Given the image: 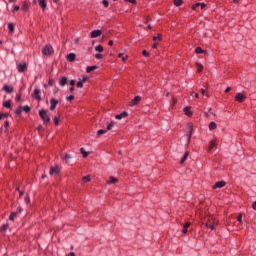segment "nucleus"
<instances>
[{
  "mask_svg": "<svg viewBox=\"0 0 256 256\" xmlns=\"http://www.w3.org/2000/svg\"><path fill=\"white\" fill-rule=\"evenodd\" d=\"M203 225L208 229H211V231H215V217L209 216L208 218H205Z\"/></svg>",
  "mask_w": 256,
  "mask_h": 256,
  "instance_id": "obj_1",
  "label": "nucleus"
},
{
  "mask_svg": "<svg viewBox=\"0 0 256 256\" xmlns=\"http://www.w3.org/2000/svg\"><path fill=\"white\" fill-rule=\"evenodd\" d=\"M39 116L42 119L44 125H47L48 123H50L51 118L49 117V115L47 114L46 110H39Z\"/></svg>",
  "mask_w": 256,
  "mask_h": 256,
  "instance_id": "obj_2",
  "label": "nucleus"
},
{
  "mask_svg": "<svg viewBox=\"0 0 256 256\" xmlns=\"http://www.w3.org/2000/svg\"><path fill=\"white\" fill-rule=\"evenodd\" d=\"M60 173L61 167L59 165L50 167L49 175H51V177H57V175H59Z\"/></svg>",
  "mask_w": 256,
  "mask_h": 256,
  "instance_id": "obj_3",
  "label": "nucleus"
},
{
  "mask_svg": "<svg viewBox=\"0 0 256 256\" xmlns=\"http://www.w3.org/2000/svg\"><path fill=\"white\" fill-rule=\"evenodd\" d=\"M33 99H36V101H41V89L35 88L32 93Z\"/></svg>",
  "mask_w": 256,
  "mask_h": 256,
  "instance_id": "obj_4",
  "label": "nucleus"
},
{
  "mask_svg": "<svg viewBox=\"0 0 256 256\" xmlns=\"http://www.w3.org/2000/svg\"><path fill=\"white\" fill-rule=\"evenodd\" d=\"M42 53L46 56L51 55V53H53V46L52 45H46L45 47H43Z\"/></svg>",
  "mask_w": 256,
  "mask_h": 256,
  "instance_id": "obj_5",
  "label": "nucleus"
},
{
  "mask_svg": "<svg viewBox=\"0 0 256 256\" xmlns=\"http://www.w3.org/2000/svg\"><path fill=\"white\" fill-rule=\"evenodd\" d=\"M246 99H247V96H245V94L243 93H238L235 96V101H238V103H244Z\"/></svg>",
  "mask_w": 256,
  "mask_h": 256,
  "instance_id": "obj_6",
  "label": "nucleus"
},
{
  "mask_svg": "<svg viewBox=\"0 0 256 256\" xmlns=\"http://www.w3.org/2000/svg\"><path fill=\"white\" fill-rule=\"evenodd\" d=\"M75 59H77V54L75 53H70L66 55V61H68V63H75Z\"/></svg>",
  "mask_w": 256,
  "mask_h": 256,
  "instance_id": "obj_7",
  "label": "nucleus"
},
{
  "mask_svg": "<svg viewBox=\"0 0 256 256\" xmlns=\"http://www.w3.org/2000/svg\"><path fill=\"white\" fill-rule=\"evenodd\" d=\"M103 35V31L101 30H94L90 33L91 39H97V37H101Z\"/></svg>",
  "mask_w": 256,
  "mask_h": 256,
  "instance_id": "obj_8",
  "label": "nucleus"
},
{
  "mask_svg": "<svg viewBox=\"0 0 256 256\" xmlns=\"http://www.w3.org/2000/svg\"><path fill=\"white\" fill-rule=\"evenodd\" d=\"M17 69L18 73H24V71H27V63H18Z\"/></svg>",
  "mask_w": 256,
  "mask_h": 256,
  "instance_id": "obj_9",
  "label": "nucleus"
},
{
  "mask_svg": "<svg viewBox=\"0 0 256 256\" xmlns=\"http://www.w3.org/2000/svg\"><path fill=\"white\" fill-rule=\"evenodd\" d=\"M139 103H141V96H135L130 102V107H135V105H139Z\"/></svg>",
  "mask_w": 256,
  "mask_h": 256,
  "instance_id": "obj_10",
  "label": "nucleus"
},
{
  "mask_svg": "<svg viewBox=\"0 0 256 256\" xmlns=\"http://www.w3.org/2000/svg\"><path fill=\"white\" fill-rule=\"evenodd\" d=\"M225 185H227V183H226L225 181H218V182H216V183L212 186V188H213V189H221V188L225 187Z\"/></svg>",
  "mask_w": 256,
  "mask_h": 256,
  "instance_id": "obj_11",
  "label": "nucleus"
},
{
  "mask_svg": "<svg viewBox=\"0 0 256 256\" xmlns=\"http://www.w3.org/2000/svg\"><path fill=\"white\" fill-rule=\"evenodd\" d=\"M59 101H57L55 98L50 100V111H55V107H57V104Z\"/></svg>",
  "mask_w": 256,
  "mask_h": 256,
  "instance_id": "obj_12",
  "label": "nucleus"
},
{
  "mask_svg": "<svg viewBox=\"0 0 256 256\" xmlns=\"http://www.w3.org/2000/svg\"><path fill=\"white\" fill-rule=\"evenodd\" d=\"M118 182H119V179L113 176H110L109 180L106 181L108 185H115V183H118Z\"/></svg>",
  "mask_w": 256,
  "mask_h": 256,
  "instance_id": "obj_13",
  "label": "nucleus"
},
{
  "mask_svg": "<svg viewBox=\"0 0 256 256\" xmlns=\"http://www.w3.org/2000/svg\"><path fill=\"white\" fill-rule=\"evenodd\" d=\"M2 91H5V93H13V86H9L7 84H5L2 88Z\"/></svg>",
  "mask_w": 256,
  "mask_h": 256,
  "instance_id": "obj_14",
  "label": "nucleus"
},
{
  "mask_svg": "<svg viewBox=\"0 0 256 256\" xmlns=\"http://www.w3.org/2000/svg\"><path fill=\"white\" fill-rule=\"evenodd\" d=\"M185 115H187V117H192L193 116V112L191 111V107L190 106H186L183 109Z\"/></svg>",
  "mask_w": 256,
  "mask_h": 256,
  "instance_id": "obj_15",
  "label": "nucleus"
},
{
  "mask_svg": "<svg viewBox=\"0 0 256 256\" xmlns=\"http://www.w3.org/2000/svg\"><path fill=\"white\" fill-rule=\"evenodd\" d=\"M116 119H125V117H129V113H127V111H123L120 114H117Z\"/></svg>",
  "mask_w": 256,
  "mask_h": 256,
  "instance_id": "obj_16",
  "label": "nucleus"
},
{
  "mask_svg": "<svg viewBox=\"0 0 256 256\" xmlns=\"http://www.w3.org/2000/svg\"><path fill=\"white\" fill-rule=\"evenodd\" d=\"M96 69H99L98 65L88 66L86 68V73H91V71H95Z\"/></svg>",
  "mask_w": 256,
  "mask_h": 256,
  "instance_id": "obj_17",
  "label": "nucleus"
},
{
  "mask_svg": "<svg viewBox=\"0 0 256 256\" xmlns=\"http://www.w3.org/2000/svg\"><path fill=\"white\" fill-rule=\"evenodd\" d=\"M189 227H191V222H186L183 226L182 233L186 234Z\"/></svg>",
  "mask_w": 256,
  "mask_h": 256,
  "instance_id": "obj_18",
  "label": "nucleus"
},
{
  "mask_svg": "<svg viewBox=\"0 0 256 256\" xmlns=\"http://www.w3.org/2000/svg\"><path fill=\"white\" fill-rule=\"evenodd\" d=\"M38 3L41 9L43 10L47 9V2H45V0H38Z\"/></svg>",
  "mask_w": 256,
  "mask_h": 256,
  "instance_id": "obj_19",
  "label": "nucleus"
},
{
  "mask_svg": "<svg viewBox=\"0 0 256 256\" xmlns=\"http://www.w3.org/2000/svg\"><path fill=\"white\" fill-rule=\"evenodd\" d=\"M216 146H217V141L216 140L210 141L208 151H211Z\"/></svg>",
  "mask_w": 256,
  "mask_h": 256,
  "instance_id": "obj_20",
  "label": "nucleus"
},
{
  "mask_svg": "<svg viewBox=\"0 0 256 256\" xmlns=\"http://www.w3.org/2000/svg\"><path fill=\"white\" fill-rule=\"evenodd\" d=\"M196 69L198 73H202L203 72V64L197 62L196 63Z\"/></svg>",
  "mask_w": 256,
  "mask_h": 256,
  "instance_id": "obj_21",
  "label": "nucleus"
},
{
  "mask_svg": "<svg viewBox=\"0 0 256 256\" xmlns=\"http://www.w3.org/2000/svg\"><path fill=\"white\" fill-rule=\"evenodd\" d=\"M80 153L82 154V157L85 159L89 157V152L85 151V148L80 149Z\"/></svg>",
  "mask_w": 256,
  "mask_h": 256,
  "instance_id": "obj_22",
  "label": "nucleus"
},
{
  "mask_svg": "<svg viewBox=\"0 0 256 256\" xmlns=\"http://www.w3.org/2000/svg\"><path fill=\"white\" fill-rule=\"evenodd\" d=\"M215 129H217V123H215V122H210V124H209V130H210V131H215Z\"/></svg>",
  "mask_w": 256,
  "mask_h": 256,
  "instance_id": "obj_23",
  "label": "nucleus"
},
{
  "mask_svg": "<svg viewBox=\"0 0 256 256\" xmlns=\"http://www.w3.org/2000/svg\"><path fill=\"white\" fill-rule=\"evenodd\" d=\"M115 127V122H107V130L106 131H111Z\"/></svg>",
  "mask_w": 256,
  "mask_h": 256,
  "instance_id": "obj_24",
  "label": "nucleus"
},
{
  "mask_svg": "<svg viewBox=\"0 0 256 256\" xmlns=\"http://www.w3.org/2000/svg\"><path fill=\"white\" fill-rule=\"evenodd\" d=\"M7 229H9V224H3V225L0 227V232H1V233H4V231H7Z\"/></svg>",
  "mask_w": 256,
  "mask_h": 256,
  "instance_id": "obj_25",
  "label": "nucleus"
},
{
  "mask_svg": "<svg viewBox=\"0 0 256 256\" xmlns=\"http://www.w3.org/2000/svg\"><path fill=\"white\" fill-rule=\"evenodd\" d=\"M118 59H122V61H126L127 59H129L128 55H123V53H119L118 54Z\"/></svg>",
  "mask_w": 256,
  "mask_h": 256,
  "instance_id": "obj_26",
  "label": "nucleus"
},
{
  "mask_svg": "<svg viewBox=\"0 0 256 256\" xmlns=\"http://www.w3.org/2000/svg\"><path fill=\"white\" fill-rule=\"evenodd\" d=\"M21 9L22 11H27L29 9V4L27 2H23Z\"/></svg>",
  "mask_w": 256,
  "mask_h": 256,
  "instance_id": "obj_27",
  "label": "nucleus"
},
{
  "mask_svg": "<svg viewBox=\"0 0 256 256\" xmlns=\"http://www.w3.org/2000/svg\"><path fill=\"white\" fill-rule=\"evenodd\" d=\"M3 107H6V109H11V100L4 102Z\"/></svg>",
  "mask_w": 256,
  "mask_h": 256,
  "instance_id": "obj_28",
  "label": "nucleus"
},
{
  "mask_svg": "<svg viewBox=\"0 0 256 256\" xmlns=\"http://www.w3.org/2000/svg\"><path fill=\"white\" fill-rule=\"evenodd\" d=\"M174 5L176 7H181L183 5V0H174Z\"/></svg>",
  "mask_w": 256,
  "mask_h": 256,
  "instance_id": "obj_29",
  "label": "nucleus"
},
{
  "mask_svg": "<svg viewBox=\"0 0 256 256\" xmlns=\"http://www.w3.org/2000/svg\"><path fill=\"white\" fill-rule=\"evenodd\" d=\"M15 217H17V212H12L9 216L10 221H15Z\"/></svg>",
  "mask_w": 256,
  "mask_h": 256,
  "instance_id": "obj_30",
  "label": "nucleus"
},
{
  "mask_svg": "<svg viewBox=\"0 0 256 256\" xmlns=\"http://www.w3.org/2000/svg\"><path fill=\"white\" fill-rule=\"evenodd\" d=\"M22 111H24L25 113H29L31 111V108L29 106H21Z\"/></svg>",
  "mask_w": 256,
  "mask_h": 256,
  "instance_id": "obj_31",
  "label": "nucleus"
},
{
  "mask_svg": "<svg viewBox=\"0 0 256 256\" xmlns=\"http://www.w3.org/2000/svg\"><path fill=\"white\" fill-rule=\"evenodd\" d=\"M8 29H9L10 33H13V31H15V25H13V23H9Z\"/></svg>",
  "mask_w": 256,
  "mask_h": 256,
  "instance_id": "obj_32",
  "label": "nucleus"
},
{
  "mask_svg": "<svg viewBox=\"0 0 256 256\" xmlns=\"http://www.w3.org/2000/svg\"><path fill=\"white\" fill-rule=\"evenodd\" d=\"M105 133H107V130H103V129L98 130V131H97V136H98V137H101V135H105Z\"/></svg>",
  "mask_w": 256,
  "mask_h": 256,
  "instance_id": "obj_33",
  "label": "nucleus"
},
{
  "mask_svg": "<svg viewBox=\"0 0 256 256\" xmlns=\"http://www.w3.org/2000/svg\"><path fill=\"white\" fill-rule=\"evenodd\" d=\"M82 179L84 183H89V181H91V176L87 175V176H84Z\"/></svg>",
  "mask_w": 256,
  "mask_h": 256,
  "instance_id": "obj_34",
  "label": "nucleus"
},
{
  "mask_svg": "<svg viewBox=\"0 0 256 256\" xmlns=\"http://www.w3.org/2000/svg\"><path fill=\"white\" fill-rule=\"evenodd\" d=\"M95 51H97L98 53H103V47L101 45H98L95 47Z\"/></svg>",
  "mask_w": 256,
  "mask_h": 256,
  "instance_id": "obj_35",
  "label": "nucleus"
},
{
  "mask_svg": "<svg viewBox=\"0 0 256 256\" xmlns=\"http://www.w3.org/2000/svg\"><path fill=\"white\" fill-rule=\"evenodd\" d=\"M195 53L199 55V54H201V53H206V52H205L204 50H202L201 47H197V48L195 49Z\"/></svg>",
  "mask_w": 256,
  "mask_h": 256,
  "instance_id": "obj_36",
  "label": "nucleus"
},
{
  "mask_svg": "<svg viewBox=\"0 0 256 256\" xmlns=\"http://www.w3.org/2000/svg\"><path fill=\"white\" fill-rule=\"evenodd\" d=\"M24 201L26 205H29V203H31V198L29 197V195L25 196Z\"/></svg>",
  "mask_w": 256,
  "mask_h": 256,
  "instance_id": "obj_37",
  "label": "nucleus"
},
{
  "mask_svg": "<svg viewBox=\"0 0 256 256\" xmlns=\"http://www.w3.org/2000/svg\"><path fill=\"white\" fill-rule=\"evenodd\" d=\"M191 135H193V127H190L189 133H188V142L191 141Z\"/></svg>",
  "mask_w": 256,
  "mask_h": 256,
  "instance_id": "obj_38",
  "label": "nucleus"
},
{
  "mask_svg": "<svg viewBox=\"0 0 256 256\" xmlns=\"http://www.w3.org/2000/svg\"><path fill=\"white\" fill-rule=\"evenodd\" d=\"M199 7H200V2H198L192 6V11H197V8H199Z\"/></svg>",
  "mask_w": 256,
  "mask_h": 256,
  "instance_id": "obj_39",
  "label": "nucleus"
},
{
  "mask_svg": "<svg viewBox=\"0 0 256 256\" xmlns=\"http://www.w3.org/2000/svg\"><path fill=\"white\" fill-rule=\"evenodd\" d=\"M60 85L61 87H65V76H63L61 79H60Z\"/></svg>",
  "mask_w": 256,
  "mask_h": 256,
  "instance_id": "obj_40",
  "label": "nucleus"
},
{
  "mask_svg": "<svg viewBox=\"0 0 256 256\" xmlns=\"http://www.w3.org/2000/svg\"><path fill=\"white\" fill-rule=\"evenodd\" d=\"M76 86L79 88V89H83V82L82 80H79L76 84Z\"/></svg>",
  "mask_w": 256,
  "mask_h": 256,
  "instance_id": "obj_41",
  "label": "nucleus"
},
{
  "mask_svg": "<svg viewBox=\"0 0 256 256\" xmlns=\"http://www.w3.org/2000/svg\"><path fill=\"white\" fill-rule=\"evenodd\" d=\"M22 111H23V109L20 106L18 109L15 110V114L16 115H21Z\"/></svg>",
  "mask_w": 256,
  "mask_h": 256,
  "instance_id": "obj_42",
  "label": "nucleus"
},
{
  "mask_svg": "<svg viewBox=\"0 0 256 256\" xmlns=\"http://www.w3.org/2000/svg\"><path fill=\"white\" fill-rule=\"evenodd\" d=\"M153 41H161V34L153 37Z\"/></svg>",
  "mask_w": 256,
  "mask_h": 256,
  "instance_id": "obj_43",
  "label": "nucleus"
},
{
  "mask_svg": "<svg viewBox=\"0 0 256 256\" xmlns=\"http://www.w3.org/2000/svg\"><path fill=\"white\" fill-rule=\"evenodd\" d=\"M102 4L104 5V7L107 9V7H109V0H103Z\"/></svg>",
  "mask_w": 256,
  "mask_h": 256,
  "instance_id": "obj_44",
  "label": "nucleus"
},
{
  "mask_svg": "<svg viewBox=\"0 0 256 256\" xmlns=\"http://www.w3.org/2000/svg\"><path fill=\"white\" fill-rule=\"evenodd\" d=\"M73 99H75V95L71 94L70 96L66 97L67 101H73Z\"/></svg>",
  "mask_w": 256,
  "mask_h": 256,
  "instance_id": "obj_45",
  "label": "nucleus"
},
{
  "mask_svg": "<svg viewBox=\"0 0 256 256\" xmlns=\"http://www.w3.org/2000/svg\"><path fill=\"white\" fill-rule=\"evenodd\" d=\"M237 221H239V223L243 222V214H239L237 217Z\"/></svg>",
  "mask_w": 256,
  "mask_h": 256,
  "instance_id": "obj_46",
  "label": "nucleus"
},
{
  "mask_svg": "<svg viewBox=\"0 0 256 256\" xmlns=\"http://www.w3.org/2000/svg\"><path fill=\"white\" fill-rule=\"evenodd\" d=\"M126 3H132V5H137V0H125Z\"/></svg>",
  "mask_w": 256,
  "mask_h": 256,
  "instance_id": "obj_47",
  "label": "nucleus"
},
{
  "mask_svg": "<svg viewBox=\"0 0 256 256\" xmlns=\"http://www.w3.org/2000/svg\"><path fill=\"white\" fill-rule=\"evenodd\" d=\"M86 81H89V76H83L81 82L86 83Z\"/></svg>",
  "mask_w": 256,
  "mask_h": 256,
  "instance_id": "obj_48",
  "label": "nucleus"
},
{
  "mask_svg": "<svg viewBox=\"0 0 256 256\" xmlns=\"http://www.w3.org/2000/svg\"><path fill=\"white\" fill-rule=\"evenodd\" d=\"M48 85H50V87H53V85H55V80L49 79Z\"/></svg>",
  "mask_w": 256,
  "mask_h": 256,
  "instance_id": "obj_49",
  "label": "nucleus"
},
{
  "mask_svg": "<svg viewBox=\"0 0 256 256\" xmlns=\"http://www.w3.org/2000/svg\"><path fill=\"white\" fill-rule=\"evenodd\" d=\"M16 213L17 215H19V213H23V208L21 206H18Z\"/></svg>",
  "mask_w": 256,
  "mask_h": 256,
  "instance_id": "obj_50",
  "label": "nucleus"
},
{
  "mask_svg": "<svg viewBox=\"0 0 256 256\" xmlns=\"http://www.w3.org/2000/svg\"><path fill=\"white\" fill-rule=\"evenodd\" d=\"M142 55L144 56V57H149V52H147V50H143L142 51Z\"/></svg>",
  "mask_w": 256,
  "mask_h": 256,
  "instance_id": "obj_51",
  "label": "nucleus"
},
{
  "mask_svg": "<svg viewBox=\"0 0 256 256\" xmlns=\"http://www.w3.org/2000/svg\"><path fill=\"white\" fill-rule=\"evenodd\" d=\"M3 117H9L8 113H0V120L3 119Z\"/></svg>",
  "mask_w": 256,
  "mask_h": 256,
  "instance_id": "obj_52",
  "label": "nucleus"
},
{
  "mask_svg": "<svg viewBox=\"0 0 256 256\" xmlns=\"http://www.w3.org/2000/svg\"><path fill=\"white\" fill-rule=\"evenodd\" d=\"M68 159H71V155L65 154V163H69Z\"/></svg>",
  "mask_w": 256,
  "mask_h": 256,
  "instance_id": "obj_53",
  "label": "nucleus"
},
{
  "mask_svg": "<svg viewBox=\"0 0 256 256\" xmlns=\"http://www.w3.org/2000/svg\"><path fill=\"white\" fill-rule=\"evenodd\" d=\"M94 57H95V59H103L102 54H95Z\"/></svg>",
  "mask_w": 256,
  "mask_h": 256,
  "instance_id": "obj_54",
  "label": "nucleus"
},
{
  "mask_svg": "<svg viewBox=\"0 0 256 256\" xmlns=\"http://www.w3.org/2000/svg\"><path fill=\"white\" fill-rule=\"evenodd\" d=\"M185 161H187V158L185 156H183L180 160V164L183 165V163H185Z\"/></svg>",
  "mask_w": 256,
  "mask_h": 256,
  "instance_id": "obj_55",
  "label": "nucleus"
},
{
  "mask_svg": "<svg viewBox=\"0 0 256 256\" xmlns=\"http://www.w3.org/2000/svg\"><path fill=\"white\" fill-rule=\"evenodd\" d=\"M70 93H75V86H70L69 88Z\"/></svg>",
  "mask_w": 256,
  "mask_h": 256,
  "instance_id": "obj_56",
  "label": "nucleus"
},
{
  "mask_svg": "<svg viewBox=\"0 0 256 256\" xmlns=\"http://www.w3.org/2000/svg\"><path fill=\"white\" fill-rule=\"evenodd\" d=\"M200 7H201V9H205V7H207V4L200 2Z\"/></svg>",
  "mask_w": 256,
  "mask_h": 256,
  "instance_id": "obj_57",
  "label": "nucleus"
},
{
  "mask_svg": "<svg viewBox=\"0 0 256 256\" xmlns=\"http://www.w3.org/2000/svg\"><path fill=\"white\" fill-rule=\"evenodd\" d=\"M75 83H76L75 80H70V87H75Z\"/></svg>",
  "mask_w": 256,
  "mask_h": 256,
  "instance_id": "obj_58",
  "label": "nucleus"
},
{
  "mask_svg": "<svg viewBox=\"0 0 256 256\" xmlns=\"http://www.w3.org/2000/svg\"><path fill=\"white\" fill-rule=\"evenodd\" d=\"M20 7L19 6H14V9H13V13H15L16 11H19Z\"/></svg>",
  "mask_w": 256,
  "mask_h": 256,
  "instance_id": "obj_59",
  "label": "nucleus"
},
{
  "mask_svg": "<svg viewBox=\"0 0 256 256\" xmlns=\"http://www.w3.org/2000/svg\"><path fill=\"white\" fill-rule=\"evenodd\" d=\"M205 91H207V86H205V88H202V89H201L202 95H205Z\"/></svg>",
  "mask_w": 256,
  "mask_h": 256,
  "instance_id": "obj_60",
  "label": "nucleus"
},
{
  "mask_svg": "<svg viewBox=\"0 0 256 256\" xmlns=\"http://www.w3.org/2000/svg\"><path fill=\"white\" fill-rule=\"evenodd\" d=\"M16 101H21V94L16 95Z\"/></svg>",
  "mask_w": 256,
  "mask_h": 256,
  "instance_id": "obj_61",
  "label": "nucleus"
},
{
  "mask_svg": "<svg viewBox=\"0 0 256 256\" xmlns=\"http://www.w3.org/2000/svg\"><path fill=\"white\" fill-rule=\"evenodd\" d=\"M4 127H5L6 129H7V127H9V121L6 120V121L4 122Z\"/></svg>",
  "mask_w": 256,
  "mask_h": 256,
  "instance_id": "obj_62",
  "label": "nucleus"
},
{
  "mask_svg": "<svg viewBox=\"0 0 256 256\" xmlns=\"http://www.w3.org/2000/svg\"><path fill=\"white\" fill-rule=\"evenodd\" d=\"M252 208L256 211V201L252 203Z\"/></svg>",
  "mask_w": 256,
  "mask_h": 256,
  "instance_id": "obj_63",
  "label": "nucleus"
},
{
  "mask_svg": "<svg viewBox=\"0 0 256 256\" xmlns=\"http://www.w3.org/2000/svg\"><path fill=\"white\" fill-rule=\"evenodd\" d=\"M66 256H75L74 252H70L69 254H67Z\"/></svg>",
  "mask_w": 256,
  "mask_h": 256,
  "instance_id": "obj_64",
  "label": "nucleus"
}]
</instances>
